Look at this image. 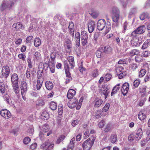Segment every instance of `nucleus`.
<instances>
[{"label": "nucleus", "instance_id": "obj_52", "mask_svg": "<svg viewBox=\"0 0 150 150\" xmlns=\"http://www.w3.org/2000/svg\"><path fill=\"white\" fill-rule=\"evenodd\" d=\"M126 74L125 71H122L120 73L118 74L117 75H118V77L119 79H120L123 78L124 76H125Z\"/></svg>", "mask_w": 150, "mask_h": 150}, {"label": "nucleus", "instance_id": "obj_12", "mask_svg": "<svg viewBox=\"0 0 150 150\" xmlns=\"http://www.w3.org/2000/svg\"><path fill=\"white\" fill-rule=\"evenodd\" d=\"M141 39L139 38H135L133 40H131V45L132 46L137 47L139 46L141 43Z\"/></svg>", "mask_w": 150, "mask_h": 150}, {"label": "nucleus", "instance_id": "obj_1", "mask_svg": "<svg viewBox=\"0 0 150 150\" xmlns=\"http://www.w3.org/2000/svg\"><path fill=\"white\" fill-rule=\"evenodd\" d=\"M111 11L112 13V19L115 23H113L112 27H117L118 25V20L119 18L120 12L119 9L116 6L112 7Z\"/></svg>", "mask_w": 150, "mask_h": 150}, {"label": "nucleus", "instance_id": "obj_7", "mask_svg": "<svg viewBox=\"0 0 150 150\" xmlns=\"http://www.w3.org/2000/svg\"><path fill=\"white\" fill-rule=\"evenodd\" d=\"M100 49L103 53L106 54H111L112 51V48L108 45L105 46H101L100 47Z\"/></svg>", "mask_w": 150, "mask_h": 150}, {"label": "nucleus", "instance_id": "obj_41", "mask_svg": "<svg viewBox=\"0 0 150 150\" xmlns=\"http://www.w3.org/2000/svg\"><path fill=\"white\" fill-rule=\"evenodd\" d=\"M0 91L2 93H4L5 91L4 84L3 82L0 83Z\"/></svg>", "mask_w": 150, "mask_h": 150}, {"label": "nucleus", "instance_id": "obj_21", "mask_svg": "<svg viewBox=\"0 0 150 150\" xmlns=\"http://www.w3.org/2000/svg\"><path fill=\"white\" fill-rule=\"evenodd\" d=\"M102 92L101 95L103 96L104 95L105 99H106L108 96V88L106 87L102 88L101 89Z\"/></svg>", "mask_w": 150, "mask_h": 150}, {"label": "nucleus", "instance_id": "obj_30", "mask_svg": "<svg viewBox=\"0 0 150 150\" xmlns=\"http://www.w3.org/2000/svg\"><path fill=\"white\" fill-rule=\"evenodd\" d=\"M140 83V81L139 79L135 80L133 83V84L132 86V89L138 87Z\"/></svg>", "mask_w": 150, "mask_h": 150}, {"label": "nucleus", "instance_id": "obj_51", "mask_svg": "<svg viewBox=\"0 0 150 150\" xmlns=\"http://www.w3.org/2000/svg\"><path fill=\"white\" fill-rule=\"evenodd\" d=\"M30 139L29 137H26L24 138L23 142L25 144H27L30 142Z\"/></svg>", "mask_w": 150, "mask_h": 150}, {"label": "nucleus", "instance_id": "obj_40", "mask_svg": "<svg viewBox=\"0 0 150 150\" xmlns=\"http://www.w3.org/2000/svg\"><path fill=\"white\" fill-rule=\"evenodd\" d=\"M103 101L102 99H99L97 100L95 104V107L98 108L100 107L103 103Z\"/></svg>", "mask_w": 150, "mask_h": 150}, {"label": "nucleus", "instance_id": "obj_35", "mask_svg": "<svg viewBox=\"0 0 150 150\" xmlns=\"http://www.w3.org/2000/svg\"><path fill=\"white\" fill-rule=\"evenodd\" d=\"M139 51L138 50L133 49L130 52V54L132 56H133L134 55H137L139 53Z\"/></svg>", "mask_w": 150, "mask_h": 150}, {"label": "nucleus", "instance_id": "obj_59", "mask_svg": "<svg viewBox=\"0 0 150 150\" xmlns=\"http://www.w3.org/2000/svg\"><path fill=\"white\" fill-rule=\"evenodd\" d=\"M75 46L76 48L79 47L80 45V39H75Z\"/></svg>", "mask_w": 150, "mask_h": 150}, {"label": "nucleus", "instance_id": "obj_26", "mask_svg": "<svg viewBox=\"0 0 150 150\" xmlns=\"http://www.w3.org/2000/svg\"><path fill=\"white\" fill-rule=\"evenodd\" d=\"M49 117V113L46 111H43L41 115V118L44 120L48 119Z\"/></svg>", "mask_w": 150, "mask_h": 150}, {"label": "nucleus", "instance_id": "obj_22", "mask_svg": "<svg viewBox=\"0 0 150 150\" xmlns=\"http://www.w3.org/2000/svg\"><path fill=\"white\" fill-rule=\"evenodd\" d=\"M120 84L119 83L113 88L111 94V96L117 93L120 88Z\"/></svg>", "mask_w": 150, "mask_h": 150}, {"label": "nucleus", "instance_id": "obj_43", "mask_svg": "<svg viewBox=\"0 0 150 150\" xmlns=\"http://www.w3.org/2000/svg\"><path fill=\"white\" fill-rule=\"evenodd\" d=\"M42 129L43 132H46L49 130V126L45 124L42 126Z\"/></svg>", "mask_w": 150, "mask_h": 150}, {"label": "nucleus", "instance_id": "obj_42", "mask_svg": "<svg viewBox=\"0 0 150 150\" xmlns=\"http://www.w3.org/2000/svg\"><path fill=\"white\" fill-rule=\"evenodd\" d=\"M124 69L121 66H118L116 68L115 71L117 75L122 72Z\"/></svg>", "mask_w": 150, "mask_h": 150}, {"label": "nucleus", "instance_id": "obj_38", "mask_svg": "<svg viewBox=\"0 0 150 150\" xmlns=\"http://www.w3.org/2000/svg\"><path fill=\"white\" fill-rule=\"evenodd\" d=\"M112 129V126L110 124H108L107 125L105 129V131L106 132H108Z\"/></svg>", "mask_w": 150, "mask_h": 150}, {"label": "nucleus", "instance_id": "obj_60", "mask_svg": "<svg viewBox=\"0 0 150 150\" xmlns=\"http://www.w3.org/2000/svg\"><path fill=\"white\" fill-rule=\"evenodd\" d=\"M25 75L27 78L28 79H31V78L30 77V69L28 68L27 69V70L26 71Z\"/></svg>", "mask_w": 150, "mask_h": 150}, {"label": "nucleus", "instance_id": "obj_15", "mask_svg": "<svg viewBox=\"0 0 150 150\" xmlns=\"http://www.w3.org/2000/svg\"><path fill=\"white\" fill-rule=\"evenodd\" d=\"M33 58L35 61H38L41 59V54L39 51H35L33 52Z\"/></svg>", "mask_w": 150, "mask_h": 150}, {"label": "nucleus", "instance_id": "obj_56", "mask_svg": "<svg viewBox=\"0 0 150 150\" xmlns=\"http://www.w3.org/2000/svg\"><path fill=\"white\" fill-rule=\"evenodd\" d=\"M149 41L148 40L145 41L143 44L142 46V48L143 49H145L147 48L149 45Z\"/></svg>", "mask_w": 150, "mask_h": 150}, {"label": "nucleus", "instance_id": "obj_16", "mask_svg": "<svg viewBox=\"0 0 150 150\" xmlns=\"http://www.w3.org/2000/svg\"><path fill=\"white\" fill-rule=\"evenodd\" d=\"M95 26V23L94 21H91L89 23L88 25V29L90 33H91L93 32Z\"/></svg>", "mask_w": 150, "mask_h": 150}, {"label": "nucleus", "instance_id": "obj_29", "mask_svg": "<svg viewBox=\"0 0 150 150\" xmlns=\"http://www.w3.org/2000/svg\"><path fill=\"white\" fill-rule=\"evenodd\" d=\"M41 44V40L38 37H36L34 40V45L36 47L39 46Z\"/></svg>", "mask_w": 150, "mask_h": 150}, {"label": "nucleus", "instance_id": "obj_58", "mask_svg": "<svg viewBox=\"0 0 150 150\" xmlns=\"http://www.w3.org/2000/svg\"><path fill=\"white\" fill-rule=\"evenodd\" d=\"M83 62H81V65L79 67V69L80 71L81 72H83L86 70V69L84 68L83 65Z\"/></svg>", "mask_w": 150, "mask_h": 150}, {"label": "nucleus", "instance_id": "obj_4", "mask_svg": "<svg viewBox=\"0 0 150 150\" xmlns=\"http://www.w3.org/2000/svg\"><path fill=\"white\" fill-rule=\"evenodd\" d=\"M9 67L7 65L3 66L1 69V74L3 77L7 79L9 76L10 73Z\"/></svg>", "mask_w": 150, "mask_h": 150}, {"label": "nucleus", "instance_id": "obj_48", "mask_svg": "<svg viewBox=\"0 0 150 150\" xmlns=\"http://www.w3.org/2000/svg\"><path fill=\"white\" fill-rule=\"evenodd\" d=\"M98 75V70L95 69L92 72V76L94 78L97 77Z\"/></svg>", "mask_w": 150, "mask_h": 150}, {"label": "nucleus", "instance_id": "obj_63", "mask_svg": "<svg viewBox=\"0 0 150 150\" xmlns=\"http://www.w3.org/2000/svg\"><path fill=\"white\" fill-rule=\"evenodd\" d=\"M88 38L87 39H81V43L83 46H85L87 43Z\"/></svg>", "mask_w": 150, "mask_h": 150}, {"label": "nucleus", "instance_id": "obj_3", "mask_svg": "<svg viewBox=\"0 0 150 150\" xmlns=\"http://www.w3.org/2000/svg\"><path fill=\"white\" fill-rule=\"evenodd\" d=\"M95 139V137L92 136L84 142L82 144L83 149L89 150L93 144Z\"/></svg>", "mask_w": 150, "mask_h": 150}, {"label": "nucleus", "instance_id": "obj_46", "mask_svg": "<svg viewBox=\"0 0 150 150\" xmlns=\"http://www.w3.org/2000/svg\"><path fill=\"white\" fill-rule=\"evenodd\" d=\"M134 139H135V137L134 133L130 134L128 137V140L129 142L132 141Z\"/></svg>", "mask_w": 150, "mask_h": 150}, {"label": "nucleus", "instance_id": "obj_23", "mask_svg": "<svg viewBox=\"0 0 150 150\" xmlns=\"http://www.w3.org/2000/svg\"><path fill=\"white\" fill-rule=\"evenodd\" d=\"M43 68H41V69H40V67H38L37 76V77L38 78V80H41L42 79H43L42 76L43 73Z\"/></svg>", "mask_w": 150, "mask_h": 150}, {"label": "nucleus", "instance_id": "obj_45", "mask_svg": "<svg viewBox=\"0 0 150 150\" xmlns=\"http://www.w3.org/2000/svg\"><path fill=\"white\" fill-rule=\"evenodd\" d=\"M146 73V70L144 69H142L139 72V77L144 76Z\"/></svg>", "mask_w": 150, "mask_h": 150}, {"label": "nucleus", "instance_id": "obj_33", "mask_svg": "<svg viewBox=\"0 0 150 150\" xmlns=\"http://www.w3.org/2000/svg\"><path fill=\"white\" fill-rule=\"evenodd\" d=\"M43 81V79L37 80V83L36 85L37 89V90H39L40 89L42 86Z\"/></svg>", "mask_w": 150, "mask_h": 150}, {"label": "nucleus", "instance_id": "obj_55", "mask_svg": "<svg viewBox=\"0 0 150 150\" xmlns=\"http://www.w3.org/2000/svg\"><path fill=\"white\" fill-rule=\"evenodd\" d=\"M33 37L32 36H30L28 37L26 39V42L27 43H32Z\"/></svg>", "mask_w": 150, "mask_h": 150}, {"label": "nucleus", "instance_id": "obj_17", "mask_svg": "<svg viewBox=\"0 0 150 150\" xmlns=\"http://www.w3.org/2000/svg\"><path fill=\"white\" fill-rule=\"evenodd\" d=\"M76 91L73 89H69L67 92V97L69 99L72 98L76 94Z\"/></svg>", "mask_w": 150, "mask_h": 150}, {"label": "nucleus", "instance_id": "obj_10", "mask_svg": "<svg viewBox=\"0 0 150 150\" xmlns=\"http://www.w3.org/2000/svg\"><path fill=\"white\" fill-rule=\"evenodd\" d=\"M146 28L144 25L139 26L132 33V34L134 33L137 34H141L144 33L145 30Z\"/></svg>", "mask_w": 150, "mask_h": 150}, {"label": "nucleus", "instance_id": "obj_5", "mask_svg": "<svg viewBox=\"0 0 150 150\" xmlns=\"http://www.w3.org/2000/svg\"><path fill=\"white\" fill-rule=\"evenodd\" d=\"M54 146V144H50L47 142H46L42 144L40 146L43 150H53Z\"/></svg>", "mask_w": 150, "mask_h": 150}, {"label": "nucleus", "instance_id": "obj_39", "mask_svg": "<svg viewBox=\"0 0 150 150\" xmlns=\"http://www.w3.org/2000/svg\"><path fill=\"white\" fill-rule=\"evenodd\" d=\"M62 119V115H59L57 117V122L59 126L61 125V120Z\"/></svg>", "mask_w": 150, "mask_h": 150}, {"label": "nucleus", "instance_id": "obj_32", "mask_svg": "<svg viewBox=\"0 0 150 150\" xmlns=\"http://www.w3.org/2000/svg\"><path fill=\"white\" fill-rule=\"evenodd\" d=\"M135 59L137 62L139 63L143 61L144 58L142 55L138 54L135 56Z\"/></svg>", "mask_w": 150, "mask_h": 150}, {"label": "nucleus", "instance_id": "obj_6", "mask_svg": "<svg viewBox=\"0 0 150 150\" xmlns=\"http://www.w3.org/2000/svg\"><path fill=\"white\" fill-rule=\"evenodd\" d=\"M129 84L127 82H125L122 85L121 91L123 96H125L127 93L129 89Z\"/></svg>", "mask_w": 150, "mask_h": 150}, {"label": "nucleus", "instance_id": "obj_9", "mask_svg": "<svg viewBox=\"0 0 150 150\" xmlns=\"http://www.w3.org/2000/svg\"><path fill=\"white\" fill-rule=\"evenodd\" d=\"M105 25V21L104 19L99 20L97 23V28L99 30H102Z\"/></svg>", "mask_w": 150, "mask_h": 150}, {"label": "nucleus", "instance_id": "obj_44", "mask_svg": "<svg viewBox=\"0 0 150 150\" xmlns=\"http://www.w3.org/2000/svg\"><path fill=\"white\" fill-rule=\"evenodd\" d=\"M63 105L60 104L59 105L58 108V115H62L63 113Z\"/></svg>", "mask_w": 150, "mask_h": 150}, {"label": "nucleus", "instance_id": "obj_49", "mask_svg": "<svg viewBox=\"0 0 150 150\" xmlns=\"http://www.w3.org/2000/svg\"><path fill=\"white\" fill-rule=\"evenodd\" d=\"M137 8L136 7H133L131 9L129 14L131 15L135 14L137 13Z\"/></svg>", "mask_w": 150, "mask_h": 150}, {"label": "nucleus", "instance_id": "obj_25", "mask_svg": "<svg viewBox=\"0 0 150 150\" xmlns=\"http://www.w3.org/2000/svg\"><path fill=\"white\" fill-rule=\"evenodd\" d=\"M45 85L47 89L50 90H52L53 87V83L50 81H46L45 83Z\"/></svg>", "mask_w": 150, "mask_h": 150}, {"label": "nucleus", "instance_id": "obj_19", "mask_svg": "<svg viewBox=\"0 0 150 150\" xmlns=\"http://www.w3.org/2000/svg\"><path fill=\"white\" fill-rule=\"evenodd\" d=\"M72 44L71 40L68 38L67 39L64 43L65 47L69 50L72 47Z\"/></svg>", "mask_w": 150, "mask_h": 150}, {"label": "nucleus", "instance_id": "obj_53", "mask_svg": "<svg viewBox=\"0 0 150 150\" xmlns=\"http://www.w3.org/2000/svg\"><path fill=\"white\" fill-rule=\"evenodd\" d=\"M65 138V137L64 136H61L60 137L57 139L56 142V143L57 144H59L61 142L63 141Z\"/></svg>", "mask_w": 150, "mask_h": 150}, {"label": "nucleus", "instance_id": "obj_61", "mask_svg": "<svg viewBox=\"0 0 150 150\" xmlns=\"http://www.w3.org/2000/svg\"><path fill=\"white\" fill-rule=\"evenodd\" d=\"M68 29H69V34L72 36L73 38L74 33V28H70Z\"/></svg>", "mask_w": 150, "mask_h": 150}, {"label": "nucleus", "instance_id": "obj_57", "mask_svg": "<svg viewBox=\"0 0 150 150\" xmlns=\"http://www.w3.org/2000/svg\"><path fill=\"white\" fill-rule=\"evenodd\" d=\"M18 57L19 59L24 61L25 60L26 56L25 54L21 53L19 54Z\"/></svg>", "mask_w": 150, "mask_h": 150}, {"label": "nucleus", "instance_id": "obj_54", "mask_svg": "<svg viewBox=\"0 0 150 150\" xmlns=\"http://www.w3.org/2000/svg\"><path fill=\"white\" fill-rule=\"evenodd\" d=\"M128 25V23L127 21H125L123 25V30L122 32L125 33V31L127 29Z\"/></svg>", "mask_w": 150, "mask_h": 150}, {"label": "nucleus", "instance_id": "obj_14", "mask_svg": "<svg viewBox=\"0 0 150 150\" xmlns=\"http://www.w3.org/2000/svg\"><path fill=\"white\" fill-rule=\"evenodd\" d=\"M147 86L144 85L140 86L139 87V92L141 94L142 96L144 97L146 95V90Z\"/></svg>", "mask_w": 150, "mask_h": 150}, {"label": "nucleus", "instance_id": "obj_27", "mask_svg": "<svg viewBox=\"0 0 150 150\" xmlns=\"http://www.w3.org/2000/svg\"><path fill=\"white\" fill-rule=\"evenodd\" d=\"M110 140L111 143H114L116 142L117 140V136L114 134H112L110 138Z\"/></svg>", "mask_w": 150, "mask_h": 150}, {"label": "nucleus", "instance_id": "obj_47", "mask_svg": "<svg viewBox=\"0 0 150 150\" xmlns=\"http://www.w3.org/2000/svg\"><path fill=\"white\" fill-rule=\"evenodd\" d=\"M110 104L109 103H106L105 106L103 108L102 111L103 112H107L109 109L110 107Z\"/></svg>", "mask_w": 150, "mask_h": 150}, {"label": "nucleus", "instance_id": "obj_36", "mask_svg": "<svg viewBox=\"0 0 150 150\" xmlns=\"http://www.w3.org/2000/svg\"><path fill=\"white\" fill-rule=\"evenodd\" d=\"M88 35L87 32L85 31H83L81 32V38L87 39L88 38Z\"/></svg>", "mask_w": 150, "mask_h": 150}, {"label": "nucleus", "instance_id": "obj_62", "mask_svg": "<svg viewBox=\"0 0 150 150\" xmlns=\"http://www.w3.org/2000/svg\"><path fill=\"white\" fill-rule=\"evenodd\" d=\"M112 77V75L110 74H107L105 76V78L107 81H109Z\"/></svg>", "mask_w": 150, "mask_h": 150}, {"label": "nucleus", "instance_id": "obj_13", "mask_svg": "<svg viewBox=\"0 0 150 150\" xmlns=\"http://www.w3.org/2000/svg\"><path fill=\"white\" fill-rule=\"evenodd\" d=\"M18 79L17 74L16 73L13 74L11 76V81L12 85L18 84Z\"/></svg>", "mask_w": 150, "mask_h": 150}, {"label": "nucleus", "instance_id": "obj_64", "mask_svg": "<svg viewBox=\"0 0 150 150\" xmlns=\"http://www.w3.org/2000/svg\"><path fill=\"white\" fill-rule=\"evenodd\" d=\"M144 57H147L150 54V52L149 51H146L142 53Z\"/></svg>", "mask_w": 150, "mask_h": 150}, {"label": "nucleus", "instance_id": "obj_11", "mask_svg": "<svg viewBox=\"0 0 150 150\" xmlns=\"http://www.w3.org/2000/svg\"><path fill=\"white\" fill-rule=\"evenodd\" d=\"M134 134L137 140H139L141 139L143 136V132L142 128H139L137 129L136 132Z\"/></svg>", "mask_w": 150, "mask_h": 150}, {"label": "nucleus", "instance_id": "obj_20", "mask_svg": "<svg viewBox=\"0 0 150 150\" xmlns=\"http://www.w3.org/2000/svg\"><path fill=\"white\" fill-rule=\"evenodd\" d=\"M150 17V15L147 13H143L140 16V18L141 20H144L145 19H149Z\"/></svg>", "mask_w": 150, "mask_h": 150}, {"label": "nucleus", "instance_id": "obj_24", "mask_svg": "<svg viewBox=\"0 0 150 150\" xmlns=\"http://www.w3.org/2000/svg\"><path fill=\"white\" fill-rule=\"evenodd\" d=\"M47 62H45V64H47L48 65L47 68H48V67H50L52 66L55 67V61L51 60L50 61V59L48 57H47Z\"/></svg>", "mask_w": 150, "mask_h": 150}, {"label": "nucleus", "instance_id": "obj_2", "mask_svg": "<svg viewBox=\"0 0 150 150\" xmlns=\"http://www.w3.org/2000/svg\"><path fill=\"white\" fill-rule=\"evenodd\" d=\"M14 5V3L10 0L3 1L0 6V9L2 11L7 12L10 11Z\"/></svg>", "mask_w": 150, "mask_h": 150}, {"label": "nucleus", "instance_id": "obj_34", "mask_svg": "<svg viewBox=\"0 0 150 150\" xmlns=\"http://www.w3.org/2000/svg\"><path fill=\"white\" fill-rule=\"evenodd\" d=\"M138 117L140 120H143L146 117V115L142 112H140Z\"/></svg>", "mask_w": 150, "mask_h": 150}, {"label": "nucleus", "instance_id": "obj_28", "mask_svg": "<svg viewBox=\"0 0 150 150\" xmlns=\"http://www.w3.org/2000/svg\"><path fill=\"white\" fill-rule=\"evenodd\" d=\"M13 26L15 27L17 30L21 29H23L24 28V27L22 25V24L20 22H18L14 24L13 25Z\"/></svg>", "mask_w": 150, "mask_h": 150}, {"label": "nucleus", "instance_id": "obj_8", "mask_svg": "<svg viewBox=\"0 0 150 150\" xmlns=\"http://www.w3.org/2000/svg\"><path fill=\"white\" fill-rule=\"evenodd\" d=\"M1 115L5 119H8L11 116L10 112L6 109L1 110L0 112Z\"/></svg>", "mask_w": 150, "mask_h": 150}, {"label": "nucleus", "instance_id": "obj_50", "mask_svg": "<svg viewBox=\"0 0 150 150\" xmlns=\"http://www.w3.org/2000/svg\"><path fill=\"white\" fill-rule=\"evenodd\" d=\"M103 52H101L100 49V47L98 48V50L96 52V55L98 58H100L101 57V54Z\"/></svg>", "mask_w": 150, "mask_h": 150}, {"label": "nucleus", "instance_id": "obj_37", "mask_svg": "<svg viewBox=\"0 0 150 150\" xmlns=\"http://www.w3.org/2000/svg\"><path fill=\"white\" fill-rule=\"evenodd\" d=\"M14 91L16 94L19 93V89L18 84L13 85H12Z\"/></svg>", "mask_w": 150, "mask_h": 150}, {"label": "nucleus", "instance_id": "obj_18", "mask_svg": "<svg viewBox=\"0 0 150 150\" xmlns=\"http://www.w3.org/2000/svg\"><path fill=\"white\" fill-rule=\"evenodd\" d=\"M27 84L26 82H22L21 87V92H26L27 91Z\"/></svg>", "mask_w": 150, "mask_h": 150}, {"label": "nucleus", "instance_id": "obj_31", "mask_svg": "<svg viewBox=\"0 0 150 150\" xmlns=\"http://www.w3.org/2000/svg\"><path fill=\"white\" fill-rule=\"evenodd\" d=\"M50 108L53 110H55L57 108V103L54 101L51 102L50 103Z\"/></svg>", "mask_w": 150, "mask_h": 150}]
</instances>
